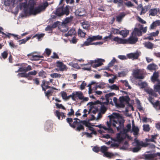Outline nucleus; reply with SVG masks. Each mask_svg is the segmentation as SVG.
Instances as JSON below:
<instances>
[{
  "instance_id": "aec40b11",
  "label": "nucleus",
  "mask_w": 160,
  "mask_h": 160,
  "mask_svg": "<svg viewBox=\"0 0 160 160\" xmlns=\"http://www.w3.org/2000/svg\"><path fill=\"white\" fill-rule=\"evenodd\" d=\"M139 56V54L138 52L132 53L127 55V56L129 58L132 59L138 58Z\"/></svg>"
},
{
  "instance_id": "2f4dec72",
  "label": "nucleus",
  "mask_w": 160,
  "mask_h": 160,
  "mask_svg": "<svg viewBox=\"0 0 160 160\" xmlns=\"http://www.w3.org/2000/svg\"><path fill=\"white\" fill-rule=\"evenodd\" d=\"M87 66V67H84L82 68V69L83 70H90L91 67L92 66V64H91L90 61V62L87 64H82L81 65V66Z\"/></svg>"
},
{
  "instance_id": "4be33fe9",
  "label": "nucleus",
  "mask_w": 160,
  "mask_h": 160,
  "mask_svg": "<svg viewBox=\"0 0 160 160\" xmlns=\"http://www.w3.org/2000/svg\"><path fill=\"white\" fill-rule=\"evenodd\" d=\"M159 76L158 73V72H155L154 73L153 76L151 77V80L153 82H155L156 81H157L158 82L159 81L158 79V78Z\"/></svg>"
},
{
  "instance_id": "f257e3e1",
  "label": "nucleus",
  "mask_w": 160,
  "mask_h": 160,
  "mask_svg": "<svg viewBox=\"0 0 160 160\" xmlns=\"http://www.w3.org/2000/svg\"><path fill=\"white\" fill-rule=\"evenodd\" d=\"M108 117L109 118L110 120L107 122L108 128L101 124L95 126L98 127L100 128H103L105 130L107 131L108 132L110 133L113 132V130L111 128L112 125L113 126L116 127L118 130L123 128L122 131L117 135L116 140L118 142H120L126 138L127 136V133L129 132H133L135 135H136L138 134L139 129L138 127L135 126L133 120L132 121V129H131V126L130 124H128L125 128H123V124L120 122L122 120V118L118 113L113 112L111 115H109Z\"/></svg>"
},
{
  "instance_id": "69168bd1",
  "label": "nucleus",
  "mask_w": 160,
  "mask_h": 160,
  "mask_svg": "<svg viewBox=\"0 0 160 160\" xmlns=\"http://www.w3.org/2000/svg\"><path fill=\"white\" fill-rule=\"evenodd\" d=\"M154 106L155 108L157 109L158 108L159 109H160V103H159L158 102H156L154 104Z\"/></svg>"
},
{
  "instance_id": "a878e982",
  "label": "nucleus",
  "mask_w": 160,
  "mask_h": 160,
  "mask_svg": "<svg viewBox=\"0 0 160 160\" xmlns=\"http://www.w3.org/2000/svg\"><path fill=\"white\" fill-rule=\"evenodd\" d=\"M157 68V66L154 63L150 64L147 67V69L149 70H154L156 69Z\"/></svg>"
},
{
  "instance_id": "6e6552de",
  "label": "nucleus",
  "mask_w": 160,
  "mask_h": 160,
  "mask_svg": "<svg viewBox=\"0 0 160 160\" xmlns=\"http://www.w3.org/2000/svg\"><path fill=\"white\" fill-rule=\"evenodd\" d=\"M108 148L105 146H102L100 150L103 153L104 156L108 158H110L115 156V154L107 151Z\"/></svg>"
},
{
  "instance_id": "3c124183",
  "label": "nucleus",
  "mask_w": 160,
  "mask_h": 160,
  "mask_svg": "<svg viewBox=\"0 0 160 160\" xmlns=\"http://www.w3.org/2000/svg\"><path fill=\"white\" fill-rule=\"evenodd\" d=\"M44 35V34L42 33H41L40 34H36L32 38H34L36 37H37V38L38 39V40H40V38L43 37Z\"/></svg>"
},
{
  "instance_id": "052dcab7",
  "label": "nucleus",
  "mask_w": 160,
  "mask_h": 160,
  "mask_svg": "<svg viewBox=\"0 0 160 160\" xmlns=\"http://www.w3.org/2000/svg\"><path fill=\"white\" fill-rule=\"evenodd\" d=\"M116 62V59L115 58H113L112 61L109 62L108 64V67L112 66Z\"/></svg>"
},
{
  "instance_id": "9d476101",
  "label": "nucleus",
  "mask_w": 160,
  "mask_h": 160,
  "mask_svg": "<svg viewBox=\"0 0 160 160\" xmlns=\"http://www.w3.org/2000/svg\"><path fill=\"white\" fill-rule=\"evenodd\" d=\"M83 95L82 92L80 91H75L72 93L70 96L72 98V99L73 100H76L77 98L80 99L81 98Z\"/></svg>"
},
{
  "instance_id": "a19ab883",
  "label": "nucleus",
  "mask_w": 160,
  "mask_h": 160,
  "mask_svg": "<svg viewBox=\"0 0 160 160\" xmlns=\"http://www.w3.org/2000/svg\"><path fill=\"white\" fill-rule=\"evenodd\" d=\"M129 147V145L127 142H125L123 146L120 148L121 149L126 150L128 149Z\"/></svg>"
},
{
  "instance_id": "72a5a7b5",
  "label": "nucleus",
  "mask_w": 160,
  "mask_h": 160,
  "mask_svg": "<svg viewBox=\"0 0 160 160\" xmlns=\"http://www.w3.org/2000/svg\"><path fill=\"white\" fill-rule=\"evenodd\" d=\"M120 82L123 83L125 86L128 89H130L131 87L129 85L128 81L126 80H121Z\"/></svg>"
},
{
  "instance_id": "13d9d810",
  "label": "nucleus",
  "mask_w": 160,
  "mask_h": 160,
  "mask_svg": "<svg viewBox=\"0 0 160 160\" xmlns=\"http://www.w3.org/2000/svg\"><path fill=\"white\" fill-rule=\"evenodd\" d=\"M87 84L85 81H83L82 83V84L80 86V89L82 90H83L84 89L85 87L86 86Z\"/></svg>"
},
{
  "instance_id": "ea45409f",
  "label": "nucleus",
  "mask_w": 160,
  "mask_h": 160,
  "mask_svg": "<svg viewBox=\"0 0 160 160\" xmlns=\"http://www.w3.org/2000/svg\"><path fill=\"white\" fill-rule=\"evenodd\" d=\"M115 3H118V7H121L123 5V2L122 0H114Z\"/></svg>"
},
{
  "instance_id": "f3484780",
  "label": "nucleus",
  "mask_w": 160,
  "mask_h": 160,
  "mask_svg": "<svg viewBox=\"0 0 160 160\" xmlns=\"http://www.w3.org/2000/svg\"><path fill=\"white\" fill-rule=\"evenodd\" d=\"M76 14L79 16H83L86 14V12L83 8H80L76 11Z\"/></svg>"
},
{
  "instance_id": "49530a36",
  "label": "nucleus",
  "mask_w": 160,
  "mask_h": 160,
  "mask_svg": "<svg viewBox=\"0 0 160 160\" xmlns=\"http://www.w3.org/2000/svg\"><path fill=\"white\" fill-rule=\"evenodd\" d=\"M141 88H143L147 87V84L146 82H140L138 83Z\"/></svg>"
},
{
  "instance_id": "6ab92c4d",
  "label": "nucleus",
  "mask_w": 160,
  "mask_h": 160,
  "mask_svg": "<svg viewBox=\"0 0 160 160\" xmlns=\"http://www.w3.org/2000/svg\"><path fill=\"white\" fill-rule=\"evenodd\" d=\"M37 73V71L35 70H34L30 72H29L28 74H27L26 75H25L24 73H19L18 74V75L19 76L21 77H28V76L29 75H36Z\"/></svg>"
},
{
  "instance_id": "f8f14e48",
  "label": "nucleus",
  "mask_w": 160,
  "mask_h": 160,
  "mask_svg": "<svg viewBox=\"0 0 160 160\" xmlns=\"http://www.w3.org/2000/svg\"><path fill=\"white\" fill-rule=\"evenodd\" d=\"M56 66L59 68V71H66L68 69L65 65L59 61H57V62Z\"/></svg>"
},
{
  "instance_id": "1a4fd4ad",
  "label": "nucleus",
  "mask_w": 160,
  "mask_h": 160,
  "mask_svg": "<svg viewBox=\"0 0 160 160\" xmlns=\"http://www.w3.org/2000/svg\"><path fill=\"white\" fill-rule=\"evenodd\" d=\"M137 34H133V32L132 33V36H130L128 38L126 39V44H134L136 43L138 41V38L136 36Z\"/></svg>"
},
{
  "instance_id": "774afa93",
  "label": "nucleus",
  "mask_w": 160,
  "mask_h": 160,
  "mask_svg": "<svg viewBox=\"0 0 160 160\" xmlns=\"http://www.w3.org/2000/svg\"><path fill=\"white\" fill-rule=\"evenodd\" d=\"M127 74L126 72L122 71L118 73V75L119 77H122L125 76Z\"/></svg>"
},
{
  "instance_id": "20e7f679",
  "label": "nucleus",
  "mask_w": 160,
  "mask_h": 160,
  "mask_svg": "<svg viewBox=\"0 0 160 160\" xmlns=\"http://www.w3.org/2000/svg\"><path fill=\"white\" fill-rule=\"evenodd\" d=\"M148 144V143L146 144L142 141L135 139L133 143V145L136 147L133 148L132 151L134 152H137L140 150L142 147H146L147 146V144Z\"/></svg>"
},
{
  "instance_id": "2eb2a0df",
  "label": "nucleus",
  "mask_w": 160,
  "mask_h": 160,
  "mask_svg": "<svg viewBox=\"0 0 160 160\" xmlns=\"http://www.w3.org/2000/svg\"><path fill=\"white\" fill-rule=\"evenodd\" d=\"M160 25V20H157L153 22L150 25L149 29L150 30L154 29L156 28Z\"/></svg>"
},
{
  "instance_id": "c9c22d12",
  "label": "nucleus",
  "mask_w": 160,
  "mask_h": 160,
  "mask_svg": "<svg viewBox=\"0 0 160 160\" xmlns=\"http://www.w3.org/2000/svg\"><path fill=\"white\" fill-rule=\"evenodd\" d=\"M68 65L69 66H70L71 67L76 69H78L80 68L79 66L77 63H74L72 62H69L68 64Z\"/></svg>"
},
{
  "instance_id": "09e8293b",
  "label": "nucleus",
  "mask_w": 160,
  "mask_h": 160,
  "mask_svg": "<svg viewBox=\"0 0 160 160\" xmlns=\"http://www.w3.org/2000/svg\"><path fill=\"white\" fill-rule=\"evenodd\" d=\"M90 111H88L86 109H84L83 111V114L82 117L84 118L87 117V115L90 113Z\"/></svg>"
},
{
  "instance_id": "5701e85b",
  "label": "nucleus",
  "mask_w": 160,
  "mask_h": 160,
  "mask_svg": "<svg viewBox=\"0 0 160 160\" xmlns=\"http://www.w3.org/2000/svg\"><path fill=\"white\" fill-rule=\"evenodd\" d=\"M158 11L159 9L157 8L151 9L149 11V15L152 16H154L157 14Z\"/></svg>"
},
{
  "instance_id": "bf43d9fd",
  "label": "nucleus",
  "mask_w": 160,
  "mask_h": 160,
  "mask_svg": "<svg viewBox=\"0 0 160 160\" xmlns=\"http://www.w3.org/2000/svg\"><path fill=\"white\" fill-rule=\"evenodd\" d=\"M56 106L57 107L59 108H62L64 110L66 109L65 108L62 104H59L58 103H55Z\"/></svg>"
},
{
  "instance_id": "5fc2aeb1",
  "label": "nucleus",
  "mask_w": 160,
  "mask_h": 160,
  "mask_svg": "<svg viewBox=\"0 0 160 160\" xmlns=\"http://www.w3.org/2000/svg\"><path fill=\"white\" fill-rule=\"evenodd\" d=\"M119 32L120 31L119 29L114 28H112V29L111 32L114 34L119 33Z\"/></svg>"
},
{
  "instance_id": "a18cd8bd",
  "label": "nucleus",
  "mask_w": 160,
  "mask_h": 160,
  "mask_svg": "<svg viewBox=\"0 0 160 160\" xmlns=\"http://www.w3.org/2000/svg\"><path fill=\"white\" fill-rule=\"evenodd\" d=\"M127 98L128 99H129L128 97H122L121 98H120V102L121 103V107H124V104L123 103V102L124 101L126 100V98Z\"/></svg>"
},
{
  "instance_id": "ddd939ff",
  "label": "nucleus",
  "mask_w": 160,
  "mask_h": 160,
  "mask_svg": "<svg viewBox=\"0 0 160 160\" xmlns=\"http://www.w3.org/2000/svg\"><path fill=\"white\" fill-rule=\"evenodd\" d=\"M142 158L145 160H156L154 158L156 157L155 153L153 154H146L143 155Z\"/></svg>"
},
{
  "instance_id": "b1692460",
  "label": "nucleus",
  "mask_w": 160,
  "mask_h": 160,
  "mask_svg": "<svg viewBox=\"0 0 160 160\" xmlns=\"http://www.w3.org/2000/svg\"><path fill=\"white\" fill-rule=\"evenodd\" d=\"M55 114L59 119L62 120L65 116L63 113L60 112L57 110L56 111Z\"/></svg>"
},
{
  "instance_id": "4468645a",
  "label": "nucleus",
  "mask_w": 160,
  "mask_h": 160,
  "mask_svg": "<svg viewBox=\"0 0 160 160\" xmlns=\"http://www.w3.org/2000/svg\"><path fill=\"white\" fill-rule=\"evenodd\" d=\"M28 56L31 60L35 61L38 60L40 58L42 57V56L35 55L33 53H30L28 55Z\"/></svg>"
},
{
  "instance_id": "37998d69",
  "label": "nucleus",
  "mask_w": 160,
  "mask_h": 160,
  "mask_svg": "<svg viewBox=\"0 0 160 160\" xmlns=\"http://www.w3.org/2000/svg\"><path fill=\"white\" fill-rule=\"evenodd\" d=\"M38 75L39 76L42 77V78H44L46 77V74L45 72L42 70L39 72Z\"/></svg>"
},
{
  "instance_id": "393cba45",
  "label": "nucleus",
  "mask_w": 160,
  "mask_h": 160,
  "mask_svg": "<svg viewBox=\"0 0 160 160\" xmlns=\"http://www.w3.org/2000/svg\"><path fill=\"white\" fill-rule=\"evenodd\" d=\"M129 31L126 29H124V30L119 32V34L122 35L123 38L126 37L129 34Z\"/></svg>"
},
{
  "instance_id": "338daca9",
  "label": "nucleus",
  "mask_w": 160,
  "mask_h": 160,
  "mask_svg": "<svg viewBox=\"0 0 160 160\" xmlns=\"http://www.w3.org/2000/svg\"><path fill=\"white\" fill-rule=\"evenodd\" d=\"M8 55V53L6 51H4L2 53V56L4 59L6 58Z\"/></svg>"
},
{
  "instance_id": "de8ad7c7",
  "label": "nucleus",
  "mask_w": 160,
  "mask_h": 160,
  "mask_svg": "<svg viewBox=\"0 0 160 160\" xmlns=\"http://www.w3.org/2000/svg\"><path fill=\"white\" fill-rule=\"evenodd\" d=\"M81 98H80L79 100H81V102H87L89 100V98L88 97H84L83 96V95H82Z\"/></svg>"
},
{
  "instance_id": "c03bdc74",
  "label": "nucleus",
  "mask_w": 160,
  "mask_h": 160,
  "mask_svg": "<svg viewBox=\"0 0 160 160\" xmlns=\"http://www.w3.org/2000/svg\"><path fill=\"white\" fill-rule=\"evenodd\" d=\"M72 16H70L69 17L65 19L64 21L63 22V23L66 24L67 23L70 22L72 21Z\"/></svg>"
},
{
  "instance_id": "7ed1b4c3",
  "label": "nucleus",
  "mask_w": 160,
  "mask_h": 160,
  "mask_svg": "<svg viewBox=\"0 0 160 160\" xmlns=\"http://www.w3.org/2000/svg\"><path fill=\"white\" fill-rule=\"evenodd\" d=\"M74 120L75 121L73 122V124L71 125V127L73 128L77 127L76 129L77 131H80L83 129V127L81 125V123H83L86 126L89 127V123L86 121H80L79 119L77 118H75Z\"/></svg>"
},
{
  "instance_id": "6e6d98bb",
  "label": "nucleus",
  "mask_w": 160,
  "mask_h": 160,
  "mask_svg": "<svg viewBox=\"0 0 160 160\" xmlns=\"http://www.w3.org/2000/svg\"><path fill=\"white\" fill-rule=\"evenodd\" d=\"M9 44L11 48H16L17 45H15L12 41H10L9 42Z\"/></svg>"
},
{
  "instance_id": "423d86ee",
  "label": "nucleus",
  "mask_w": 160,
  "mask_h": 160,
  "mask_svg": "<svg viewBox=\"0 0 160 160\" xmlns=\"http://www.w3.org/2000/svg\"><path fill=\"white\" fill-rule=\"evenodd\" d=\"M69 12V7L66 6L65 8L62 7L58 8L56 10V14L57 15L60 16L64 14L68 15Z\"/></svg>"
},
{
  "instance_id": "8fccbe9b",
  "label": "nucleus",
  "mask_w": 160,
  "mask_h": 160,
  "mask_svg": "<svg viewBox=\"0 0 160 160\" xmlns=\"http://www.w3.org/2000/svg\"><path fill=\"white\" fill-rule=\"evenodd\" d=\"M143 129L145 131H149L150 129V128L148 125H143Z\"/></svg>"
},
{
  "instance_id": "0e129e2a",
  "label": "nucleus",
  "mask_w": 160,
  "mask_h": 160,
  "mask_svg": "<svg viewBox=\"0 0 160 160\" xmlns=\"http://www.w3.org/2000/svg\"><path fill=\"white\" fill-rule=\"evenodd\" d=\"M106 108L104 105H101V112L104 113L106 110Z\"/></svg>"
},
{
  "instance_id": "c85d7f7f",
  "label": "nucleus",
  "mask_w": 160,
  "mask_h": 160,
  "mask_svg": "<svg viewBox=\"0 0 160 160\" xmlns=\"http://www.w3.org/2000/svg\"><path fill=\"white\" fill-rule=\"evenodd\" d=\"M60 94L62 98L65 100H68L69 99L70 97H71L70 96V95L68 96L66 92L64 91L61 92H60Z\"/></svg>"
},
{
  "instance_id": "a211bd4d",
  "label": "nucleus",
  "mask_w": 160,
  "mask_h": 160,
  "mask_svg": "<svg viewBox=\"0 0 160 160\" xmlns=\"http://www.w3.org/2000/svg\"><path fill=\"white\" fill-rule=\"evenodd\" d=\"M94 41L92 37H89L84 42L83 45L84 46H88L90 45H92V42Z\"/></svg>"
},
{
  "instance_id": "7c9ffc66",
  "label": "nucleus",
  "mask_w": 160,
  "mask_h": 160,
  "mask_svg": "<svg viewBox=\"0 0 160 160\" xmlns=\"http://www.w3.org/2000/svg\"><path fill=\"white\" fill-rule=\"evenodd\" d=\"M154 90L155 92H159L160 91V81H159L157 84L154 86Z\"/></svg>"
},
{
  "instance_id": "412c9836",
  "label": "nucleus",
  "mask_w": 160,
  "mask_h": 160,
  "mask_svg": "<svg viewBox=\"0 0 160 160\" xmlns=\"http://www.w3.org/2000/svg\"><path fill=\"white\" fill-rule=\"evenodd\" d=\"M143 45L146 48L148 49H152L153 48L154 45L149 42H144Z\"/></svg>"
},
{
  "instance_id": "cd10ccee",
  "label": "nucleus",
  "mask_w": 160,
  "mask_h": 160,
  "mask_svg": "<svg viewBox=\"0 0 160 160\" xmlns=\"http://www.w3.org/2000/svg\"><path fill=\"white\" fill-rule=\"evenodd\" d=\"M125 16V14L124 13H120L119 15L117 16L116 20L118 22H120L122 18L124 17Z\"/></svg>"
},
{
  "instance_id": "473e14b6",
  "label": "nucleus",
  "mask_w": 160,
  "mask_h": 160,
  "mask_svg": "<svg viewBox=\"0 0 160 160\" xmlns=\"http://www.w3.org/2000/svg\"><path fill=\"white\" fill-rule=\"evenodd\" d=\"M60 29L62 32H66L68 30V29L66 24L62 23L60 26Z\"/></svg>"
},
{
  "instance_id": "bb28decb",
  "label": "nucleus",
  "mask_w": 160,
  "mask_h": 160,
  "mask_svg": "<svg viewBox=\"0 0 160 160\" xmlns=\"http://www.w3.org/2000/svg\"><path fill=\"white\" fill-rule=\"evenodd\" d=\"M81 25L84 29H87L90 27V24L87 21H84L81 23Z\"/></svg>"
},
{
  "instance_id": "79ce46f5",
  "label": "nucleus",
  "mask_w": 160,
  "mask_h": 160,
  "mask_svg": "<svg viewBox=\"0 0 160 160\" xmlns=\"http://www.w3.org/2000/svg\"><path fill=\"white\" fill-rule=\"evenodd\" d=\"M94 41L101 40L102 38V36L99 35L93 36H92Z\"/></svg>"
},
{
  "instance_id": "680f3d73",
  "label": "nucleus",
  "mask_w": 160,
  "mask_h": 160,
  "mask_svg": "<svg viewBox=\"0 0 160 160\" xmlns=\"http://www.w3.org/2000/svg\"><path fill=\"white\" fill-rule=\"evenodd\" d=\"M115 95V93L113 92L109 93L108 94H107L106 95V97L107 99L108 100V98L110 97L113 96Z\"/></svg>"
},
{
  "instance_id": "f704fd0d",
  "label": "nucleus",
  "mask_w": 160,
  "mask_h": 160,
  "mask_svg": "<svg viewBox=\"0 0 160 160\" xmlns=\"http://www.w3.org/2000/svg\"><path fill=\"white\" fill-rule=\"evenodd\" d=\"M50 76L52 78H60L61 77L62 75L59 73H54L50 74Z\"/></svg>"
},
{
  "instance_id": "e433bc0d",
  "label": "nucleus",
  "mask_w": 160,
  "mask_h": 160,
  "mask_svg": "<svg viewBox=\"0 0 160 160\" xmlns=\"http://www.w3.org/2000/svg\"><path fill=\"white\" fill-rule=\"evenodd\" d=\"M15 0H4V4L5 5L8 6L10 4H13Z\"/></svg>"
},
{
  "instance_id": "4d7b16f0",
  "label": "nucleus",
  "mask_w": 160,
  "mask_h": 160,
  "mask_svg": "<svg viewBox=\"0 0 160 160\" xmlns=\"http://www.w3.org/2000/svg\"><path fill=\"white\" fill-rule=\"evenodd\" d=\"M49 81H47L46 80H43L42 82V84H41V87H42V89H44V85H45V84H49Z\"/></svg>"
},
{
  "instance_id": "603ef678",
  "label": "nucleus",
  "mask_w": 160,
  "mask_h": 160,
  "mask_svg": "<svg viewBox=\"0 0 160 160\" xmlns=\"http://www.w3.org/2000/svg\"><path fill=\"white\" fill-rule=\"evenodd\" d=\"M52 92L51 90H48L47 92H45V95L49 99V96L52 95Z\"/></svg>"
},
{
  "instance_id": "c756f323",
  "label": "nucleus",
  "mask_w": 160,
  "mask_h": 160,
  "mask_svg": "<svg viewBox=\"0 0 160 160\" xmlns=\"http://www.w3.org/2000/svg\"><path fill=\"white\" fill-rule=\"evenodd\" d=\"M76 33V32H75L74 29H71L68 31L67 33L64 34V35L65 36L67 37L68 36H71L75 35Z\"/></svg>"
},
{
  "instance_id": "0eeeda50",
  "label": "nucleus",
  "mask_w": 160,
  "mask_h": 160,
  "mask_svg": "<svg viewBox=\"0 0 160 160\" xmlns=\"http://www.w3.org/2000/svg\"><path fill=\"white\" fill-rule=\"evenodd\" d=\"M147 29V27H146L143 28V26L141 24H138L136 27L134 29L133 32V34H137L138 36H140L142 35V32L141 30L144 32H145Z\"/></svg>"
},
{
  "instance_id": "e2e57ef3",
  "label": "nucleus",
  "mask_w": 160,
  "mask_h": 160,
  "mask_svg": "<svg viewBox=\"0 0 160 160\" xmlns=\"http://www.w3.org/2000/svg\"><path fill=\"white\" fill-rule=\"evenodd\" d=\"M137 20L140 22H141V23H143V24H145L146 23V22L142 19V18H141L139 16H138L137 17Z\"/></svg>"
},
{
  "instance_id": "dca6fc26",
  "label": "nucleus",
  "mask_w": 160,
  "mask_h": 160,
  "mask_svg": "<svg viewBox=\"0 0 160 160\" xmlns=\"http://www.w3.org/2000/svg\"><path fill=\"white\" fill-rule=\"evenodd\" d=\"M113 40L117 42L118 43L123 44H126V42L127 41L126 39L121 38L118 37H115L113 39Z\"/></svg>"
},
{
  "instance_id": "864d4df0",
  "label": "nucleus",
  "mask_w": 160,
  "mask_h": 160,
  "mask_svg": "<svg viewBox=\"0 0 160 160\" xmlns=\"http://www.w3.org/2000/svg\"><path fill=\"white\" fill-rule=\"evenodd\" d=\"M156 136H157L156 135H152L151 136L152 138L151 139H146V141L147 142H149V141H151L152 142H154V139H155V138Z\"/></svg>"
},
{
  "instance_id": "4c0bfd02",
  "label": "nucleus",
  "mask_w": 160,
  "mask_h": 160,
  "mask_svg": "<svg viewBox=\"0 0 160 160\" xmlns=\"http://www.w3.org/2000/svg\"><path fill=\"white\" fill-rule=\"evenodd\" d=\"M108 88L112 90H118L119 89L118 87L116 84H113L109 86Z\"/></svg>"
},
{
  "instance_id": "9b49d317",
  "label": "nucleus",
  "mask_w": 160,
  "mask_h": 160,
  "mask_svg": "<svg viewBox=\"0 0 160 160\" xmlns=\"http://www.w3.org/2000/svg\"><path fill=\"white\" fill-rule=\"evenodd\" d=\"M104 59H99L94 61H90V62L92 65L95 63V64L93 65L92 66L94 68H96L102 65V62H104Z\"/></svg>"
},
{
  "instance_id": "39448f33",
  "label": "nucleus",
  "mask_w": 160,
  "mask_h": 160,
  "mask_svg": "<svg viewBox=\"0 0 160 160\" xmlns=\"http://www.w3.org/2000/svg\"><path fill=\"white\" fill-rule=\"evenodd\" d=\"M133 73L134 77L139 79H143L146 73L143 69H136L133 70Z\"/></svg>"
},
{
  "instance_id": "f03ea898",
  "label": "nucleus",
  "mask_w": 160,
  "mask_h": 160,
  "mask_svg": "<svg viewBox=\"0 0 160 160\" xmlns=\"http://www.w3.org/2000/svg\"><path fill=\"white\" fill-rule=\"evenodd\" d=\"M34 3H33L30 6H28V8H25V13L27 15L28 14L35 15L38 14L44 11L48 6V3L47 2L41 3L37 8H34Z\"/></svg>"
},
{
  "instance_id": "58836bf2",
  "label": "nucleus",
  "mask_w": 160,
  "mask_h": 160,
  "mask_svg": "<svg viewBox=\"0 0 160 160\" xmlns=\"http://www.w3.org/2000/svg\"><path fill=\"white\" fill-rule=\"evenodd\" d=\"M78 36L79 37L82 38H84L85 36L86 33L83 32V31L80 29H78Z\"/></svg>"
}]
</instances>
